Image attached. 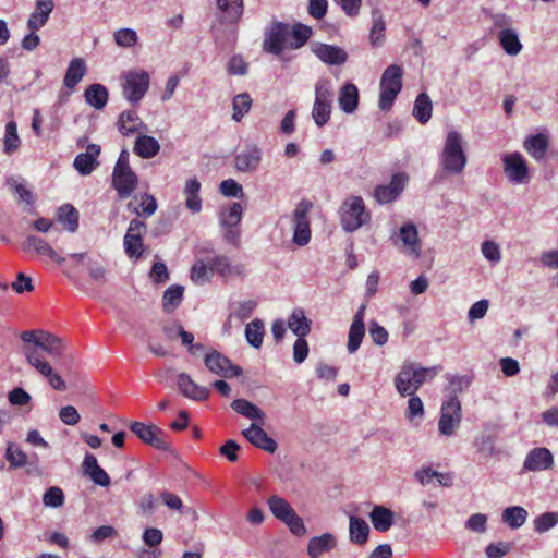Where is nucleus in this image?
<instances>
[{"instance_id": "nucleus-1", "label": "nucleus", "mask_w": 558, "mask_h": 558, "mask_svg": "<svg viewBox=\"0 0 558 558\" xmlns=\"http://www.w3.org/2000/svg\"><path fill=\"white\" fill-rule=\"evenodd\" d=\"M440 368L438 365L424 367L415 362L403 363L395 377V387L402 397L412 396L425 381L432 380Z\"/></svg>"}, {"instance_id": "nucleus-2", "label": "nucleus", "mask_w": 558, "mask_h": 558, "mask_svg": "<svg viewBox=\"0 0 558 558\" xmlns=\"http://www.w3.org/2000/svg\"><path fill=\"white\" fill-rule=\"evenodd\" d=\"M468 162L464 151L463 136L456 130L447 133L442 150L439 155V165L446 173L460 174Z\"/></svg>"}, {"instance_id": "nucleus-3", "label": "nucleus", "mask_w": 558, "mask_h": 558, "mask_svg": "<svg viewBox=\"0 0 558 558\" xmlns=\"http://www.w3.org/2000/svg\"><path fill=\"white\" fill-rule=\"evenodd\" d=\"M340 223L345 232H354L371 220L361 196H350L343 201L339 208Z\"/></svg>"}, {"instance_id": "nucleus-4", "label": "nucleus", "mask_w": 558, "mask_h": 558, "mask_svg": "<svg viewBox=\"0 0 558 558\" xmlns=\"http://www.w3.org/2000/svg\"><path fill=\"white\" fill-rule=\"evenodd\" d=\"M150 77L148 72L142 69H133L121 75V89L123 98L136 106L146 95L149 88Z\"/></svg>"}, {"instance_id": "nucleus-5", "label": "nucleus", "mask_w": 558, "mask_h": 558, "mask_svg": "<svg viewBox=\"0 0 558 558\" xmlns=\"http://www.w3.org/2000/svg\"><path fill=\"white\" fill-rule=\"evenodd\" d=\"M402 68L397 64L389 65L380 78L379 108L388 111L402 88Z\"/></svg>"}, {"instance_id": "nucleus-6", "label": "nucleus", "mask_w": 558, "mask_h": 558, "mask_svg": "<svg viewBox=\"0 0 558 558\" xmlns=\"http://www.w3.org/2000/svg\"><path fill=\"white\" fill-rule=\"evenodd\" d=\"M272 515L283 522L290 532L296 536L304 535L306 529L301 517H299L292 506L282 497L272 495L267 500Z\"/></svg>"}, {"instance_id": "nucleus-7", "label": "nucleus", "mask_w": 558, "mask_h": 558, "mask_svg": "<svg viewBox=\"0 0 558 558\" xmlns=\"http://www.w3.org/2000/svg\"><path fill=\"white\" fill-rule=\"evenodd\" d=\"M289 43V24L280 21H272L269 27L265 31V38L263 41L264 50L279 57L282 51L288 48Z\"/></svg>"}, {"instance_id": "nucleus-8", "label": "nucleus", "mask_w": 558, "mask_h": 558, "mask_svg": "<svg viewBox=\"0 0 558 558\" xmlns=\"http://www.w3.org/2000/svg\"><path fill=\"white\" fill-rule=\"evenodd\" d=\"M24 354L28 364L32 365L43 377H45L54 390L63 391L66 389L65 381L54 371L51 364L41 357L38 350L29 349L27 347L24 348Z\"/></svg>"}, {"instance_id": "nucleus-9", "label": "nucleus", "mask_w": 558, "mask_h": 558, "mask_svg": "<svg viewBox=\"0 0 558 558\" xmlns=\"http://www.w3.org/2000/svg\"><path fill=\"white\" fill-rule=\"evenodd\" d=\"M312 208V203L308 201H301L292 214L293 223V242L299 246L306 245L311 240V228L308 213Z\"/></svg>"}, {"instance_id": "nucleus-10", "label": "nucleus", "mask_w": 558, "mask_h": 558, "mask_svg": "<svg viewBox=\"0 0 558 558\" xmlns=\"http://www.w3.org/2000/svg\"><path fill=\"white\" fill-rule=\"evenodd\" d=\"M393 244L405 255L417 259L422 253V245L418 238V231L414 223L408 222L400 227Z\"/></svg>"}, {"instance_id": "nucleus-11", "label": "nucleus", "mask_w": 558, "mask_h": 558, "mask_svg": "<svg viewBox=\"0 0 558 558\" xmlns=\"http://www.w3.org/2000/svg\"><path fill=\"white\" fill-rule=\"evenodd\" d=\"M461 404L457 397L448 396L441 405V415L438 422L439 433L444 436L453 435L461 423Z\"/></svg>"}, {"instance_id": "nucleus-12", "label": "nucleus", "mask_w": 558, "mask_h": 558, "mask_svg": "<svg viewBox=\"0 0 558 558\" xmlns=\"http://www.w3.org/2000/svg\"><path fill=\"white\" fill-rule=\"evenodd\" d=\"M146 223L138 218L130 221L123 239V246L126 255L132 259H140L143 255V235L146 232Z\"/></svg>"}, {"instance_id": "nucleus-13", "label": "nucleus", "mask_w": 558, "mask_h": 558, "mask_svg": "<svg viewBox=\"0 0 558 558\" xmlns=\"http://www.w3.org/2000/svg\"><path fill=\"white\" fill-rule=\"evenodd\" d=\"M130 429L145 444H148L159 450H171V445L166 439V433L161 428L155 425H147L142 422H132L130 424Z\"/></svg>"}, {"instance_id": "nucleus-14", "label": "nucleus", "mask_w": 558, "mask_h": 558, "mask_svg": "<svg viewBox=\"0 0 558 558\" xmlns=\"http://www.w3.org/2000/svg\"><path fill=\"white\" fill-rule=\"evenodd\" d=\"M495 26L501 27L498 33V41L504 51L511 57L518 56L523 45L520 41L519 34L515 29L506 27L509 24V20L506 15L499 14L494 17Z\"/></svg>"}, {"instance_id": "nucleus-15", "label": "nucleus", "mask_w": 558, "mask_h": 558, "mask_svg": "<svg viewBox=\"0 0 558 558\" xmlns=\"http://www.w3.org/2000/svg\"><path fill=\"white\" fill-rule=\"evenodd\" d=\"M204 363L210 373L221 377H239L243 373L240 366L232 364L227 356L216 350L205 354Z\"/></svg>"}, {"instance_id": "nucleus-16", "label": "nucleus", "mask_w": 558, "mask_h": 558, "mask_svg": "<svg viewBox=\"0 0 558 558\" xmlns=\"http://www.w3.org/2000/svg\"><path fill=\"white\" fill-rule=\"evenodd\" d=\"M504 172L507 179L515 184L524 183L529 178V169L523 156L515 151L502 157Z\"/></svg>"}, {"instance_id": "nucleus-17", "label": "nucleus", "mask_w": 558, "mask_h": 558, "mask_svg": "<svg viewBox=\"0 0 558 558\" xmlns=\"http://www.w3.org/2000/svg\"><path fill=\"white\" fill-rule=\"evenodd\" d=\"M112 187L117 191L120 199L131 197L138 185V178L131 169H113Z\"/></svg>"}, {"instance_id": "nucleus-18", "label": "nucleus", "mask_w": 558, "mask_h": 558, "mask_svg": "<svg viewBox=\"0 0 558 558\" xmlns=\"http://www.w3.org/2000/svg\"><path fill=\"white\" fill-rule=\"evenodd\" d=\"M408 175L399 172L392 175L390 182L385 185H378L374 191V197L377 203L384 205L393 202L405 189Z\"/></svg>"}, {"instance_id": "nucleus-19", "label": "nucleus", "mask_w": 558, "mask_h": 558, "mask_svg": "<svg viewBox=\"0 0 558 558\" xmlns=\"http://www.w3.org/2000/svg\"><path fill=\"white\" fill-rule=\"evenodd\" d=\"M312 51L322 62L329 65H342L348 60L347 51L333 45L317 43L313 45Z\"/></svg>"}, {"instance_id": "nucleus-20", "label": "nucleus", "mask_w": 558, "mask_h": 558, "mask_svg": "<svg viewBox=\"0 0 558 558\" xmlns=\"http://www.w3.org/2000/svg\"><path fill=\"white\" fill-rule=\"evenodd\" d=\"M554 457L549 449L539 447L532 449L525 457L523 468L531 472H539L551 469Z\"/></svg>"}, {"instance_id": "nucleus-21", "label": "nucleus", "mask_w": 558, "mask_h": 558, "mask_svg": "<svg viewBox=\"0 0 558 558\" xmlns=\"http://www.w3.org/2000/svg\"><path fill=\"white\" fill-rule=\"evenodd\" d=\"M262 425L252 423L242 434L256 448L274 453L278 448L277 442L267 435Z\"/></svg>"}, {"instance_id": "nucleus-22", "label": "nucleus", "mask_w": 558, "mask_h": 558, "mask_svg": "<svg viewBox=\"0 0 558 558\" xmlns=\"http://www.w3.org/2000/svg\"><path fill=\"white\" fill-rule=\"evenodd\" d=\"M24 252H35L38 255L48 256L51 260L61 265L65 258L60 256L57 251L43 238L29 234L22 244Z\"/></svg>"}, {"instance_id": "nucleus-23", "label": "nucleus", "mask_w": 558, "mask_h": 558, "mask_svg": "<svg viewBox=\"0 0 558 558\" xmlns=\"http://www.w3.org/2000/svg\"><path fill=\"white\" fill-rule=\"evenodd\" d=\"M126 209L144 218L153 216L157 210V201L149 193H136L132 195V199L126 204Z\"/></svg>"}, {"instance_id": "nucleus-24", "label": "nucleus", "mask_w": 558, "mask_h": 558, "mask_svg": "<svg viewBox=\"0 0 558 558\" xmlns=\"http://www.w3.org/2000/svg\"><path fill=\"white\" fill-rule=\"evenodd\" d=\"M262 149L257 145L247 146L234 157V167L241 172H254L262 161Z\"/></svg>"}, {"instance_id": "nucleus-25", "label": "nucleus", "mask_w": 558, "mask_h": 558, "mask_svg": "<svg viewBox=\"0 0 558 558\" xmlns=\"http://www.w3.org/2000/svg\"><path fill=\"white\" fill-rule=\"evenodd\" d=\"M181 393L195 401L206 400L209 396V389L196 384L186 373H180L177 380Z\"/></svg>"}, {"instance_id": "nucleus-26", "label": "nucleus", "mask_w": 558, "mask_h": 558, "mask_svg": "<svg viewBox=\"0 0 558 558\" xmlns=\"http://www.w3.org/2000/svg\"><path fill=\"white\" fill-rule=\"evenodd\" d=\"M100 146L97 144H89L85 153L78 154L73 162L75 170L82 174L87 175L98 166L97 157L100 154Z\"/></svg>"}, {"instance_id": "nucleus-27", "label": "nucleus", "mask_w": 558, "mask_h": 558, "mask_svg": "<svg viewBox=\"0 0 558 558\" xmlns=\"http://www.w3.org/2000/svg\"><path fill=\"white\" fill-rule=\"evenodd\" d=\"M82 471L94 484L107 487L110 485V477L107 472L98 464L97 459L92 453H86L82 462Z\"/></svg>"}, {"instance_id": "nucleus-28", "label": "nucleus", "mask_w": 558, "mask_h": 558, "mask_svg": "<svg viewBox=\"0 0 558 558\" xmlns=\"http://www.w3.org/2000/svg\"><path fill=\"white\" fill-rule=\"evenodd\" d=\"M53 8V0H37L35 11L29 15L27 21V28L33 32L40 29L47 23Z\"/></svg>"}, {"instance_id": "nucleus-29", "label": "nucleus", "mask_w": 558, "mask_h": 558, "mask_svg": "<svg viewBox=\"0 0 558 558\" xmlns=\"http://www.w3.org/2000/svg\"><path fill=\"white\" fill-rule=\"evenodd\" d=\"M211 268L223 278H236L245 276V267L242 264H232L229 257L218 255L211 259Z\"/></svg>"}, {"instance_id": "nucleus-30", "label": "nucleus", "mask_w": 558, "mask_h": 558, "mask_svg": "<svg viewBox=\"0 0 558 558\" xmlns=\"http://www.w3.org/2000/svg\"><path fill=\"white\" fill-rule=\"evenodd\" d=\"M118 130L122 135H131L138 131H146L147 125L141 120L138 114L132 110L122 111L118 119Z\"/></svg>"}, {"instance_id": "nucleus-31", "label": "nucleus", "mask_w": 558, "mask_h": 558, "mask_svg": "<svg viewBox=\"0 0 558 558\" xmlns=\"http://www.w3.org/2000/svg\"><path fill=\"white\" fill-rule=\"evenodd\" d=\"M337 546V539L331 533L314 536L308 541L307 554L311 558H318L323 554L332 550Z\"/></svg>"}, {"instance_id": "nucleus-32", "label": "nucleus", "mask_w": 558, "mask_h": 558, "mask_svg": "<svg viewBox=\"0 0 558 558\" xmlns=\"http://www.w3.org/2000/svg\"><path fill=\"white\" fill-rule=\"evenodd\" d=\"M38 341H36V348L46 352L53 359H59L64 351L63 341L53 333L46 331H38Z\"/></svg>"}, {"instance_id": "nucleus-33", "label": "nucleus", "mask_w": 558, "mask_h": 558, "mask_svg": "<svg viewBox=\"0 0 558 558\" xmlns=\"http://www.w3.org/2000/svg\"><path fill=\"white\" fill-rule=\"evenodd\" d=\"M219 20L222 23H236L243 13V0H217Z\"/></svg>"}, {"instance_id": "nucleus-34", "label": "nucleus", "mask_w": 558, "mask_h": 558, "mask_svg": "<svg viewBox=\"0 0 558 558\" xmlns=\"http://www.w3.org/2000/svg\"><path fill=\"white\" fill-rule=\"evenodd\" d=\"M523 148L535 160H542L548 149V138L546 135L538 133L527 136L523 142Z\"/></svg>"}, {"instance_id": "nucleus-35", "label": "nucleus", "mask_w": 558, "mask_h": 558, "mask_svg": "<svg viewBox=\"0 0 558 558\" xmlns=\"http://www.w3.org/2000/svg\"><path fill=\"white\" fill-rule=\"evenodd\" d=\"M339 107L345 113H353L359 105V89L353 83H345L339 92Z\"/></svg>"}, {"instance_id": "nucleus-36", "label": "nucleus", "mask_w": 558, "mask_h": 558, "mask_svg": "<svg viewBox=\"0 0 558 558\" xmlns=\"http://www.w3.org/2000/svg\"><path fill=\"white\" fill-rule=\"evenodd\" d=\"M159 150L160 144L155 137L145 134H141L136 137L133 151L141 158H153Z\"/></svg>"}, {"instance_id": "nucleus-37", "label": "nucleus", "mask_w": 558, "mask_h": 558, "mask_svg": "<svg viewBox=\"0 0 558 558\" xmlns=\"http://www.w3.org/2000/svg\"><path fill=\"white\" fill-rule=\"evenodd\" d=\"M201 182L196 178L189 179L185 182L183 193L185 195V206L193 213H199L202 210V198L199 196Z\"/></svg>"}, {"instance_id": "nucleus-38", "label": "nucleus", "mask_w": 558, "mask_h": 558, "mask_svg": "<svg viewBox=\"0 0 558 558\" xmlns=\"http://www.w3.org/2000/svg\"><path fill=\"white\" fill-rule=\"evenodd\" d=\"M231 408L239 414L250 418L252 421L258 422V424H264L266 414L254 403L250 402L246 399H235L231 403Z\"/></svg>"}, {"instance_id": "nucleus-39", "label": "nucleus", "mask_w": 558, "mask_h": 558, "mask_svg": "<svg viewBox=\"0 0 558 558\" xmlns=\"http://www.w3.org/2000/svg\"><path fill=\"white\" fill-rule=\"evenodd\" d=\"M84 97L90 107L101 110L108 102L109 93L106 86L95 83L85 89Z\"/></svg>"}, {"instance_id": "nucleus-40", "label": "nucleus", "mask_w": 558, "mask_h": 558, "mask_svg": "<svg viewBox=\"0 0 558 558\" xmlns=\"http://www.w3.org/2000/svg\"><path fill=\"white\" fill-rule=\"evenodd\" d=\"M369 519L376 531L387 532L393 524L395 514L384 506H374Z\"/></svg>"}, {"instance_id": "nucleus-41", "label": "nucleus", "mask_w": 558, "mask_h": 558, "mask_svg": "<svg viewBox=\"0 0 558 558\" xmlns=\"http://www.w3.org/2000/svg\"><path fill=\"white\" fill-rule=\"evenodd\" d=\"M312 34V27L305 24L295 23L292 26L289 24L290 43L288 49H300L311 38Z\"/></svg>"}, {"instance_id": "nucleus-42", "label": "nucleus", "mask_w": 558, "mask_h": 558, "mask_svg": "<svg viewBox=\"0 0 558 558\" xmlns=\"http://www.w3.org/2000/svg\"><path fill=\"white\" fill-rule=\"evenodd\" d=\"M312 322L305 316L302 308H295L291 313L288 327L296 337H305L311 331Z\"/></svg>"}, {"instance_id": "nucleus-43", "label": "nucleus", "mask_w": 558, "mask_h": 558, "mask_svg": "<svg viewBox=\"0 0 558 558\" xmlns=\"http://www.w3.org/2000/svg\"><path fill=\"white\" fill-rule=\"evenodd\" d=\"M350 541L356 545H363L368 539L369 526L365 520L351 515L349 523Z\"/></svg>"}, {"instance_id": "nucleus-44", "label": "nucleus", "mask_w": 558, "mask_h": 558, "mask_svg": "<svg viewBox=\"0 0 558 558\" xmlns=\"http://www.w3.org/2000/svg\"><path fill=\"white\" fill-rule=\"evenodd\" d=\"M86 73L85 62L81 58L73 59L66 69L64 75V86L68 88H74L83 78Z\"/></svg>"}, {"instance_id": "nucleus-45", "label": "nucleus", "mask_w": 558, "mask_h": 558, "mask_svg": "<svg viewBox=\"0 0 558 558\" xmlns=\"http://www.w3.org/2000/svg\"><path fill=\"white\" fill-rule=\"evenodd\" d=\"M433 111V104L429 96L421 93L414 102L413 116L421 123L425 124L429 121Z\"/></svg>"}, {"instance_id": "nucleus-46", "label": "nucleus", "mask_w": 558, "mask_h": 558, "mask_svg": "<svg viewBox=\"0 0 558 558\" xmlns=\"http://www.w3.org/2000/svg\"><path fill=\"white\" fill-rule=\"evenodd\" d=\"M527 515L523 507L512 506L502 511L501 520L511 529H519L526 522Z\"/></svg>"}, {"instance_id": "nucleus-47", "label": "nucleus", "mask_w": 558, "mask_h": 558, "mask_svg": "<svg viewBox=\"0 0 558 558\" xmlns=\"http://www.w3.org/2000/svg\"><path fill=\"white\" fill-rule=\"evenodd\" d=\"M242 205L240 203H232L228 208L220 211V225L223 228H235L242 219Z\"/></svg>"}, {"instance_id": "nucleus-48", "label": "nucleus", "mask_w": 558, "mask_h": 558, "mask_svg": "<svg viewBox=\"0 0 558 558\" xmlns=\"http://www.w3.org/2000/svg\"><path fill=\"white\" fill-rule=\"evenodd\" d=\"M58 220L65 226L69 232L78 229V211L70 204H64L58 209Z\"/></svg>"}, {"instance_id": "nucleus-49", "label": "nucleus", "mask_w": 558, "mask_h": 558, "mask_svg": "<svg viewBox=\"0 0 558 558\" xmlns=\"http://www.w3.org/2000/svg\"><path fill=\"white\" fill-rule=\"evenodd\" d=\"M265 330L262 319L255 318L245 327V338L247 342L255 349H259L263 344Z\"/></svg>"}, {"instance_id": "nucleus-50", "label": "nucleus", "mask_w": 558, "mask_h": 558, "mask_svg": "<svg viewBox=\"0 0 558 558\" xmlns=\"http://www.w3.org/2000/svg\"><path fill=\"white\" fill-rule=\"evenodd\" d=\"M184 288L180 284L170 286L165 292L162 296V306L163 310L168 313L174 311L181 303L183 299Z\"/></svg>"}, {"instance_id": "nucleus-51", "label": "nucleus", "mask_w": 558, "mask_h": 558, "mask_svg": "<svg viewBox=\"0 0 558 558\" xmlns=\"http://www.w3.org/2000/svg\"><path fill=\"white\" fill-rule=\"evenodd\" d=\"M21 140L17 134V125L14 121H9L5 125V134L3 138V151L11 155L20 147Z\"/></svg>"}, {"instance_id": "nucleus-52", "label": "nucleus", "mask_w": 558, "mask_h": 558, "mask_svg": "<svg viewBox=\"0 0 558 558\" xmlns=\"http://www.w3.org/2000/svg\"><path fill=\"white\" fill-rule=\"evenodd\" d=\"M252 107V98L247 93L236 95L232 100V119L240 122Z\"/></svg>"}, {"instance_id": "nucleus-53", "label": "nucleus", "mask_w": 558, "mask_h": 558, "mask_svg": "<svg viewBox=\"0 0 558 558\" xmlns=\"http://www.w3.org/2000/svg\"><path fill=\"white\" fill-rule=\"evenodd\" d=\"M7 184L17 195V202L24 203L26 206L32 207L35 203L33 192L24 184L13 178L7 180Z\"/></svg>"}, {"instance_id": "nucleus-54", "label": "nucleus", "mask_w": 558, "mask_h": 558, "mask_svg": "<svg viewBox=\"0 0 558 558\" xmlns=\"http://www.w3.org/2000/svg\"><path fill=\"white\" fill-rule=\"evenodd\" d=\"M446 378L448 380L447 390L449 391V396H454L458 398V395L468 389L472 383V378L466 375H450L447 374Z\"/></svg>"}, {"instance_id": "nucleus-55", "label": "nucleus", "mask_w": 558, "mask_h": 558, "mask_svg": "<svg viewBox=\"0 0 558 558\" xmlns=\"http://www.w3.org/2000/svg\"><path fill=\"white\" fill-rule=\"evenodd\" d=\"M214 268L211 259L206 264L204 260H197L191 269V279L196 283H205L210 280Z\"/></svg>"}, {"instance_id": "nucleus-56", "label": "nucleus", "mask_w": 558, "mask_h": 558, "mask_svg": "<svg viewBox=\"0 0 558 558\" xmlns=\"http://www.w3.org/2000/svg\"><path fill=\"white\" fill-rule=\"evenodd\" d=\"M331 104L314 100L312 118L318 128L324 126L331 116Z\"/></svg>"}, {"instance_id": "nucleus-57", "label": "nucleus", "mask_w": 558, "mask_h": 558, "mask_svg": "<svg viewBox=\"0 0 558 558\" xmlns=\"http://www.w3.org/2000/svg\"><path fill=\"white\" fill-rule=\"evenodd\" d=\"M113 39L117 46L121 48H132L138 41L137 33L133 28H120L113 33Z\"/></svg>"}, {"instance_id": "nucleus-58", "label": "nucleus", "mask_w": 558, "mask_h": 558, "mask_svg": "<svg viewBox=\"0 0 558 558\" xmlns=\"http://www.w3.org/2000/svg\"><path fill=\"white\" fill-rule=\"evenodd\" d=\"M365 336V325L351 324L348 335L347 349L350 354L356 352Z\"/></svg>"}, {"instance_id": "nucleus-59", "label": "nucleus", "mask_w": 558, "mask_h": 558, "mask_svg": "<svg viewBox=\"0 0 558 558\" xmlns=\"http://www.w3.org/2000/svg\"><path fill=\"white\" fill-rule=\"evenodd\" d=\"M333 99V87L330 80L319 78L315 84V100L331 104Z\"/></svg>"}, {"instance_id": "nucleus-60", "label": "nucleus", "mask_w": 558, "mask_h": 558, "mask_svg": "<svg viewBox=\"0 0 558 558\" xmlns=\"http://www.w3.org/2000/svg\"><path fill=\"white\" fill-rule=\"evenodd\" d=\"M5 459L9 462L10 468L17 469L26 464L27 454L14 444L9 442L5 450Z\"/></svg>"}, {"instance_id": "nucleus-61", "label": "nucleus", "mask_w": 558, "mask_h": 558, "mask_svg": "<svg viewBox=\"0 0 558 558\" xmlns=\"http://www.w3.org/2000/svg\"><path fill=\"white\" fill-rule=\"evenodd\" d=\"M385 31L386 25L381 15L373 13V26L369 34V40L373 46L379 47L383 45Z\"/></svg>"}, {"instance_id": "nucleus-62", "label": "nucleus", "mask_w": 558, "mask_h": 558, "mask_svg": "<svg viewBox=\"0 0 558 558\" xmlns=\"http://www.w3.org/2000/svg\"><path fill=\"white\" fill-rule=\"evenodd\" d=\"M558 524V512H545L534 519V529L537 533H545Z\"/></svg>"}, {"instance_id": "nucleus-63", "label": "nucleus", "mask_w": 558, "mask_h": 558, "mask_svg": "<svg viewBox=\"0 0 558 558\" xmlns=\"http://www.w3.org/2000/svg\"><path fill=\"white\" fill-rule=\"evenodd\" d=\"M495 436L490 434H482L477 436L474 440V446L477 451L485 454L486 457L495 456Z\"/></svg>"}, {"instance_id": "nucleus-64", "label": "nucleus", "mask_w": 558, "mask_h": 558, "mask_svg": "<svg viewBox=\"0 0 558 558\" xmlns=\"http://www.w3.org/2000/svg\"><path fill=\"white\" fill-rule=\"evenodd\" d=\"M481 252L486 260L498 264L501 260L500 246L492 240H486L481 245Z\"/></svg>"}]
</instances>
